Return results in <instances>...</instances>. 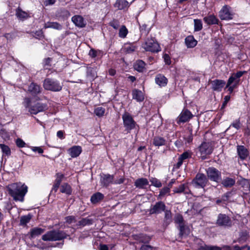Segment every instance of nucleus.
Masks as SVG:
<instances>
[{"instance_id": "f257e3e1", "label": "nucleus", "mask_w": 250, "mask_h": 250, "mask_svg": "<svg viewBox=\"0 0 250 250\" xmlns=\"http://www.w3.org/2000/svg\"><path fill=\"white\" fill-rule=\"evenodd\" d=\"M9 194L16 201L23 202L24 198L27 192L28 187L25 184L21 187L17 183H14L8 187Z\"/></svg>"}, {"instance_id": "f03ea898", "label": "nucleus", "mask_w": 250, "mask_h": 250, "mask_svg": "<svg viewBox=\"0 0 250 250\" xmlns=\"http://www.w3.org/2000/svg\"><path fill=\"white\" fill-rule=\"evenodd\" d=\"M246 73V71H239L232 73L228 80L225 89H227L229 94L232 93L234 90L239 85L240 78Z\"/></svg>"}, {"instance_id": "7ed1b4c3", "label": "nucleus", "mask_w": 250, "mask_h": 250, "mask_svg": "<svg viewBox=\"0 0 250 250\" xmlns=\"http://www.w3.org/2000/svg\"><path fill=\"white\" fill-rule=\"evenodd\" d=\"M68 236L63 230L53 229L47 231L42 236V238L44 241H56L63 240Z\"/></svg>"}, {"instance_id": "20e7f679", "label": "nucleus", "mask_w": 250, "mask_h": 250, "mask_svg": "<svg viewBox=\"0 0 250 250\" xmlns=\"http://www.w3.org/2000/svg\"><path fill=\"white\" fill-rule=\"evenodd\" d=\"M43 88L48 91L59 92L62 90L63 83L53 78H46L43 82Z\"/></svg>"}, {"instance_id": "39448f33", "label": "nucleus", "mask_w": 250, "mask_h": 250, "mask_svg": "<svg viewBox=\"0 0 250 250\" xmlns=\"http://www.w3.org/2000/svg\"><path fill=\"white\" fill-rule=\"evenodd\" d=\"M122 119L123 122L124 127L125 131L127 133H130L131 131L134 129H139V125L137 124L134 120L131 114L127 111H125L122 115Z\"/></svg>"}, {"instance_id": "423d86ee", "label": "nucleus", "mask_w": 250, "mask_h": 250, "mask_svg": "<svg viewBox=\"0 0 250 250\" xmlns=\"http://www.w3.org/2000/svg\"><path fill=\"white\" fill-rule=\"evenodd\" d=\"M209 184V182L207 176L200 172H198L191 182V185L196 188L204 189Z\"/></svg>"}, {"instance_id": "0eeeda50", "label": "nucleus", "mask_w": 250, "mask_h": 250, "mask_svg": "<svg viewBox=\"0 0 250 250\" xmlns=\"http://www.w3.org/2000/svg\"><path fill=\"white\" fill-rule=\"evenodd\" d=\"M207 177L210 181L220 183L222 180V173L216 168L211 167L206 169Z\"/></svg>"}, {"instance_id": "6e6552de", "label": "nucleus", "mask_w": 250, "mask_h": 250, "mask_svg": "<svg viewBox=\"0 0 250 250\" xmlns=\"http://www.w3.org/2000/svg\"><path fill=\"white\" fill-rule=\"evenodd\" d=\"M198 150L201 154L202 160H205L207 155L211 154L213 150V147L211 143L203 142L198 147Z\"/></svg>"}, {"instance_id": "1a4fd4ad", "label": "nucleus", "mask_w": 250, "mask_h": 250, "mask_svg": "<svg viewBox=\"0 0 250 250\" xmlns=\"http://www.w3.org/2000/svg\"><path fill=\"white\" fill-rule=\"evenodd\" d=\"M144 49L147 51L158 52L161 50L160 47L157 42L152 38H147L144 44Z\"/></svg>"}, {"instance_id": "9d476101", "label": "nucleus", "mask_w": 250, "mask_h": 250, "mask_svg": "<svg viewBox=\"0 0 250 250\" xmlns=\"http://www.w3.org/2000/svg\"><path fill=\"white\" fill-rule=\"evenodd\" d=\"M216 224L218 226L230 227L232 226V221L228 215L220 213L218 215Z\"/></svg>"}, {"instance_id": "9b49d317", "label": "nucleus", "mask_w": 250, "mask_h": 250, "mask_svg": "<svg viewBox=\"0 0 250 250\" xmlns=\"http://www.w3.org/2000/svg\"><path fill=\"white\" fill-rule=\"evenodd\" d=\"M236 151L238 160L243 161L247 160L248 158L250 157L249 149L243 145H237Z\"/></svg>"}, {"instance_id": "f8f14e48", "label": "nucleus", "mask_w": 250, "mask_h": 250, "mask_svg": "<svg viewBox=\"0 0 250 250\" xmlns=\"http://www.w3.org/2000/svg\"><path fill=\"white\" fill-rule=\"evenodd\" d=\"M47 108L46 104L37 102L29 108L28 111L31 115H37L39 112L45 111Z\"/></svg>"}, {"instance_id": "ddd939ff", "label": "nucleus", "mask_w": 250, "mask_h": 250, "mask_svg": "<svg viewBox=\"0 0 250 250\" xmlns=\"http://www.w3.org/2000/svg\"><path fill=\"white\" fill-rule=\"evenodd\" d=\"M166 208V206L163 201H158L153 206H152L150 208L149 212L151 214H158L165 211Z\"/></svg>"}, {"instance_id": "4468645a", "label": "nucleus", "mask_w": 250, "mask_h": 250, "mask_svg": "<svg viewBox=\"0 0 250 250\" xmlns=\"http://www.w3.org/2000/svg\"><path fill=\"white\" fill-rule=\"evenodd\" d=\"M193 115L191 112L188 109H184L177 119V123L180 125L181 123L188 122Z\"/></svg>"}, {"instance_id": "2eb2a0df", "label": "nucleus", "mask_w": 250, "mask_h": 250, "mask_svg": "<svg viewBox=\"0 0 250 250\" xmlns=\"http://www.w3.org/2000/svg\"><path fill=\"white\" fill-rule=\"evenodd\" d=\"M209 83L211 84L212 90L217 92H221L226 84L225 81L220 79L209 80Z\"/></svg>"}, {"instance_id": "dca6fc26", "label": "nucleus", "mask_w": 250, "mask_h": 250, "mask_svg": "<svg viewBox=\"0 0 250 250\" xmlns=\"http://www.w3.org/2000/svg\"><path fill=\"white\" fill-rule=\"evenodd\" d=\"M219 16L220 19L223 20L232 19V14L230 12L229 8L227 5L223 6L219 12Z\"/></svg>"}, {"instance_id": "f3484780", "label": "nucleus", "mask_w": 250, "mask_h": 250, "mask_svg": "<svg viewBox=\"0 0 250 250\" xmlns=\"http://www.w3.org/2000/svg\"><path fill=\"white\" fill-rule=\"evenodd\" d=\"M239 185L244 194L248 195L250 193V179L242 178L239 181Z\"/></svg>"}, {"instance_id": "a211bd4d", "label": "nucleus", "mask_w": 250, "mask_h": 250, "mask_svg": "<svg viewBox=\"0 0 250 250\" xmlns=\"http://www.w3.org/2000/svg\"><path fill=\"white\" fill-rule=\"evenodd\" d=\"M114 175L109 174H103L101 178V185L105 188L108 187L110 184H113Z\"/></svg>"}, {"instance_id": "6ab92c4d", "label": "nucleus", "mask_w": 250, "mask_h": 250, "mask_svg": "<svg viewBox=\"0 0 250 250\" xmlns=\"http://www.w3.org/2000/svg\"><path fill=\"white\" fill-rule=\"evenodd\" d=\"M42 88L40 85L35 83H31L28 88V91L33 96H36L41 92Z\"/></svg>"}, {"instance_id": "aec40b11", "label": "nucleus", "mask_w": 250, "mask_h": 250, "mask_svg": "<svg viewBox=\"0 0 250 250\" xmlns=\"http://www.w3.org/2000/svg\"><path fill=\"white\" fill-rule=\"evenodd\" d=\"M155 82L159 86L165 87L168 83V80L164 75L158 74L155 78Z\"/></svg>"}, {"instance_id": "412c9836", "label": "nucleus", "mask_w": 250, "mask_h": 250, "mask_svg": "<svg viewBox=\"0 0 250 250\" xmlns=\"http://www.w3.org/2000/svg\"><path fill=\"white\" fill-rule=\"evenodd\" d=\"M82 152V147L79 146H74L68 149V152L72 158L78 157Z\"/></svg>"}, {"instance_id": "4be33fe9", "label": "nucleus", "mask_w": 250, "mask_h": 250, "mask_svg": "<svg viewBox=\"0 0 250 250\" xmlns=\"http://www.w3.org/2000/svg\"><path fill=\"white\" fill-rule=\"evenodd\" d=\"M56 176V178L55 180L52 189V191H54L55 192H56L58 191V189L60 186L61 183L64 177V175L61 173H57Z\"/></svg>"}, {"instance_id": "5701e85b", "label": "nucleus", "mask_w": 250, "mask_h": 250, "mask_svg": "<svg viewBox=\"0 0 250 250\" xmlns=\"http://www.w3.org/2000/svg\"><path fill=\"white\" fill-rule=\"evenodd\" d=\"M167 142L165 138L159 136H154L152 140L153 145L158 147L166 145Z\"/></svg>"}, {"instance_id": "b1692460", "label": "nucleus", "mask_w": 250, "mask_h": 250, "mask_svg": "<svg viewBox=\"0 0 250 250\" xmlns=\"http://www.w3.org/2000/svg\"><path fill=\"white\" fill-rule=\"evenodd\" d=\"M221 184L225 188H231L234 186L235 184V180L229 177H226L223 180L222 179Z\"/></svg>"}, {"instance_id": "393cba45", "label": "nucleus", "mask_w": 250, "mask_h": 250, "mask_svg": "<svg viewBox=\"0 0 250 250\" xmlns=\"http://www.w3.org/2000/svg\"><path fill=\"white\" fill-rule=\"evenodd\" d=\"M104 195L103 193L97 192L91 196L90 202L93 205H95L101 202L104 199Z\"/></svg>"}, {"instance_id": "a878e982", "label": "nucleus", "mask_w": 250, "mask_h": 250, "mask_svg": "<svg viewBox=\"0 0 250 250\" xmlns=\"http://www.w3.org/2000/svg\"><path fill=\"white\" fill-rule=\"evenodd\" d=\"M45 229L39 227L33 228L30 230V238H34L42 234Z\"/></svg>"}, {"instance_id": "bb28decb", "label": "nucleus", "mask_w": 250, "mask_h": 250, "mask_svg": "<svg viewBox=\"0 0 250 250\" xmlns=\"http://www.w3.org/2000/svg\"><path fill=\"white\" fill-rule=\"evenodd\" d=\"M132 98L138 102H142L144 100L145 97L143 92L139 89H134L132 92Z\"/></svg>"}, {"instance_id": "cd10ccee", "label": "nucleus", "mask_w": 250, "mask_h": 250, "mask_svg": "<svg viewBox=\"0 0 250 250\" xmlns=\"http://www.w3.org/2000/svg\"><path fill=\"white\" fill-rule=\"evenodd\" d=\"M148 181L146 178H140L135 181L134 186L140 189H144L145 186L148 185Z\"/></svg>"}, {"instance_id": "c85d7f7f", "label": "nucleus", "mask_w": 250, "mask_h": 250, "mask_svg": "<svg viewBox=\"0 0 250 250\" xmlns=\"http://www.w3.org/2000/svg\"><path fill=\"white\" fill-rule=\"evenodd\" d=\"M93 219L88 217L82 218L76 225L77 228H81L85 226H89L93 224Z\"/></svg>"}, {"instance_id": "c756f323", "label": "nucleus", "mask_w": 250, "mask_h": 250, "mask_svg": "<svg viewBox=\"0 0 250 250\" xmlns=\"http://www.w3.org/2000/svg\"><path fill=\"white\" fill-rule=\"evenodd\" d=\"M60 192L67 195H70L72 193V188L67 183H64L61 186Z\"/></svg>"}, {"instance_id": "7c9ffc66", "label": "nucleus", "mask_w": 250, "mask_h": 250, "mask_svg": "<svg viewBox=\"0 0 250 250\" xmlns=\"http://www.w3.org/2000/svg\"><path fill=\"white\" fill-rule=\"evenodd\" d=\"M72 21L76 26L80 27H84L85 25L83 18L79 15L73 16L72 18Z\"/></svg>"}, {"instance_id": "2f4dec72", "label": "nucleus", "mask_w": 250, "mask_h": 250, "mask_svg": "<svg viewBox=\"0 0 250 250\" xmlns=\"http://www.w3.org/2000/svg\"><path fill=\"white\" fill-rule=\"evenodd\" d=\"M197 43V42L192 36H188L185 39V43L188 48L194 47L196 45Z\"/></svg>"}, {"instance_id": "473e14b6", "label": "nucleus", "mask_w": 250, "mask_h": 250, "mask_svg": "<svg viewBox=\"0 0 250 250\" xmlns=\"http://www.w3.org/2000/svg\"><path fill=\"white\" fill-rule=\"evenodd\" d=\"M170 189L167 186L164 187L159 192V195L157 196L158 200H161L163 197L166 196L170 195Z\"/></svg>"}, {"instance_id": "72a5a7b5", "label": "nucleus", "mask_w": 250, "mask_h": 250, "mask_svg": "<svg viewBox=\"0 0 250 250\" xmlns=\"http://www.w3.org/2000/svg\"><path fill=\"white\" fill-rule=\"evenodd\" d=\"M114 6L121 10L128 7L129 3L126 0H117L114 4Z\"/></svg>"}, {"instance_id": "f704fd0d", "label": "nucleus", "mask_w": 250, "mask_h": 250, "mask_svg": "<svg viewBox=\"0 0 250 250\" xmlns=\"http://www.w3.org/2000/svg\"><path fill=\"white\" fill-rule=\"evenodd\" d=\"M204 21L209 25L217 24L218 21V19L213 15L205 17L204 18Z\"/></svg>"}, {"instance_id": "c9c22d12", "label": "nucleus", "mask_w": 250, "mask_h": 250, "mask_svg": "<svg viewBox=\"0 0 250 250\" xmlns=\"http://www.w3.org/2000/svg\"><path fill=\"white\" fill-rule=\"evenodd\" d=\"M0 148L1 149L3 156H9L11 154L10 147L3 144H0Z\"/></svg>"}, {"instance_id": "e433bc0d", "label": "nucleus", "mask_w": 250, "mask_h": 250, "mask_svg": "<svg viewBox=\"0 0 250 250\" xmlns=\"http://www.w3.org/2000/svg\"><path fill=\"white\" fill-rule=\"evenodd\" d=\"M16 15L21 20L26 19L29 17V14L27 12L22 11L20 8L16 10Z\"/></svg>"}, {"instance_id": "4c0bfd02", "label": "nucleus", "mask_w": 250, "mask_h": 250, "mask_svg": "<svg viewBox=\"0 0 250 250\" xmlns=\"http://www.w3.org/2000/svg\"><path fill=\"white\" fill-rule=\"evenodd\" d=\"M32 217V215L30 213L27 215L21 216L20 218V225L26 226L30 221Z\"/></svg>"}, {"instance_id": "58836bf2", "label": "nucleus", "mask_w": 250, "mask_h": 250, "mask_svg": "<svg viewBox=\"0 0 250 250\" xmlns=\"http://www.w3.org/2000/svg\"><path fill=\"white\" fill-rule=\"evenodd\" d=\"M167 65V68L171 72L172 75L175 77L179 75L178 69L175 65V63H166Z\"/></svg>"}, {"instance_id": "ea45409f", "label": "nucleus", "mask_w": 250, "mask_h": 250, "mask_svg": "<svg viewBox=\"0 0 250 250\" xmlns=\"http://www.w3.org/2000/svg\"><path fill=\"white\" fill-rule=\"evenodd\" d=\"M187 186L186 184H181L178 187L175 188L173 190L174 193H184L185 194L188 193V192L186 191V188Z\"/></svg>"}, {"instance_id": "a19ab883", "label": "nucleus", "mask_w": 250, "mask_h": 250, "mask_svg": "<svg viewBox=\"0 0 250 250\" xmlns=\"http://www.w3.org/2000/svg\"><path fill=\"white\" fill-rule=\"evenodd\" d=\"M44 27L45 28H52L55 29L60 30L62 28V25L56 22H48L45 23Z\"/></svg>"}, {"instance_id": "79ce46f5", "label": "nucleus", "mask_w": 250, "mask_h": 250, "mask_svg": "<svg viewBox=\"0 0 250 250\" xmlns=\"http://www.w3.org/2000/svg\"><path fill=\"white\" fill-rule=\"evenodd\" d=\"M220 250L218 246L208 245L204 244L203 245L199 246L198 250Z\"/></svg>"}, {"instance_id": "37998d69", "label": "nucleus", "mask_w": 250, "mask_h": 250, "mask_svg": "<svg viewBox=\"0 0 250 250\" xmlns=\"http://www.w3.org/2000/svg\"><path fill=\"white\" fill-rule=\"evenodd\" d=\"M179 236L182 237L184 235H188L189 233L188 228H186L184 224L180 225L179 226Z\"/></svg>"}, {"instance_id": "c03bdc74", "label": "nucleus", "mask_w": 250, "mask_h": 250, "mask_svg": "<svg viewBox=\"0 0 250 250\" xmlns=\"http://www.w3.org/2000/svg\"><path fill=\"white\" fill-rule=\"evenodd\" d=\"M149 180L151 183V185L155 187L161 188L162 186V183L161 182L156 178L151 177Z\"/></svg>"}, {"instance_id": "a18cd8bd", "label": "nucleus", "mask_w": 250, "mask_h": 250, "mask_svg": "<svg viewBox=\"0 0 250 250\" xmlns=\"http://www.w3.org/2000/svg\"><path fill=\"white\" fill-rule=\"evenodd\" d=\"M96 69V68L87 66V75L91 76L92 78H95L97 76V72Z\"/></svg>"}, {"instance_id": "49530a36", "label": "nucleus", "mask_w": 250, "mask_h": 250, "mask_svg": "<svg viewBox=\"0 0 250 250\" xmlns=\"http://www.w3.org/2000/svg\"><path fill=\"white\" fill-rule=\"evenodd\" d=\"M104 113L105 109L103 107H98L94 110V113L96 116L99 117L103 116Z\"/></svg>"}, {"instance_id": "de8ad7c7", "label": "nucleus", "mask_w": 250, "mask_h": 250, "mask_svg": "<svg viewBox=\"0 0 250 250\" xmlns=\"http://www.w3.org/2000/svg\"><path fill=\"white\" fill-rule=\"evenodd\" d=\"M194 30L195 31H200L202 29V23L200 20L195 19L194 20Z\"/></svg>"}, {"instance_id": "09e8293b", "label": "nucleus", "mask_w": 250, "mask_h": 250, "mask_svg": "<svg viewBox=\"0 0 250 250\" xmlns=\"http://www.w3.org/2000/svg\"><path fill=\"white\" fill-rule=\"evenodd\" d=\"M128 31L125 25L122 26L119 30V36L120 37L124 38L126 37Z\"/></svg>"}, {"instance_id": "8fccbe9b", "label": "nucleus", "mask_w": 250, "mask_h": 250, "mask_svg": "<svg viewBox=\"0 0 250 250\" xmlns=\"http://www.w3.org/2000/svg\"><path fill=\"white\" fill-rule=\"evenodd\" d=\"M146 63H134L133 67L139 72H143Z\"/></svg>"}, {"instance_id": "3c124183", "label": "nucleus", "mask_w": 250, "mask_h": 250, "mask_svg": "<svg viewBox=\"0 0 250 250\" xmlns=\"http://www.w3.org/2000/svg\"><path fill=\"white\" fill-rule=\"evenodd\" d=\"M191 157V153L188 151H185L181 154L179 158H180L183 161L185 162L186 160L190 158Z\"/></svg>"}, {"instance_id": "603ef678", "label": "nucleus", "mask_w": 250, "mask_h": 250, "mask_svg": "<svg viewBox=\"0 0 250 250\" xmlns=\"http://www.w3.org/2000/svg\"><path fill=\"white\" fill-rule=\"evenodd\" d=\"M183 138L185 141V144H190L193 141V135L191 132L188 133L184 136Z\"/></svg>"}, {"instance_id": "864d4df0", "label": "nucleus", "mask_w": 250, "mask_h": 250, "mask_svg": "<svg viewBox=\"0 0 250 250\" xmlns=\"http://www.w3.org/2000/svg\"><path fill=\"white\" fill-rule=\"evenodd\" d=\"M22 104L26 109H29V108L32 105H31V100L30 98L25 97L23 99Z\"/></svg>"}, {"instance_id": "5fc2aeb1", "label": "nucleus", "mask_w": 250, "mask_h": 250, "mask_svg": "<svg viewBox=\"0 0 250 250\" xmlns=\"http://www.w3.org/2000/svg\"><path fill=\"white\" fill-rule=\"evenodd\" d=\"M241 124L240 122V118H238V119L235 120L233 123H232L230 124L229 127H230L231 126H232V127H234L235 128H236L237 130H239L241 128Z\"/></svg>"}, {"instance_id": "6e6d98bb", "label": "nucleus", "mask_w": 250, "mask_h": 250, "mask_svg": "<svg viewBox=\"0 0 250 250\" xmlns=\"http://www.w3.org/2000/svg\"><path fill=\"white\" fill-rule=\"evenodd\" d=\"M140 28L142 35L144 34L146 36L149 31V29L147 28V25L145 23L142 24V25H140Z\"/></svg>"}, {"instance_id": "4d7b16f0", "label": "nucleus", "mask_w": 250, "mask_h": 250, "mask_svg": "<svg viewBox=\"0 0 250 250\" xmlns=\"http://www.w3.org/2000/svg\"><path fill=\"white\" fill-rule=\"evenodd\" d=\"M65 222L68 224H70L73 222H75L76 217L73 215L67 216L65 217Z\"/></svg>"}, {"instance_id": "13d9d810", "label": "nucleus", "mask_w": 250, "mask_h": 250, "mask_svg": "<svg viewBox=\"0 0 250 250\" xmlns=\"http://www.w3.org/2000/svg\"><path fill=\"white\" fill-rule=\"evenodd\" d=\"M165 219L167 221H170L172 219V213L170 210H165Z\"/></svg>"}, {"instance_id": "bf43d9fd", "label": "nucleus", "mask_w": 250, "mask_h": 250, "mask_svg": "<svg viewBox=\"0 0 250 250\" xmlns=\"http://www.w3.org/2000/svg\"><path fill=\"white\" fill-rule=\"evenodd\" d=\"M233 249L234 250H250V247L247 245L242 247H240L238 245H235L233 246Z\"/></svg>"}, {"instance_id": "052dcab7", "label": "nucleus", "mask_w": 250, "mask_h": 250, "mask_svg": "<svg viewBox=\"0 0 250 250\" xmlns=\"http://www.w3.org/2000/svg\"><path fill=\"white\" fill-rule=\"evenodd\" d=\"M109 24L115 29H117L120 26V23L119 21L116 20H113L112 21L110 22Z\"/></svg>"}, {"instance_id": "680f3d73", "label": "nucleus", "mask_w": 250, "mask_h": 250, "mask_svg": "<svg viewBox=\"0 0 250 250\" xmlns=\"http://www.w3.org/2000/svg\"><path fill=\"white\" fill-rule=\"evenodd\" d=\"M16 145L18 147L20 148H22L25 146V142L20 138H18L16 141Z\"/></svg>"}, {"instance_id": "e2e57ef3", "label": "nucleus", "mask_w": 250, "mask_h": 250, "mask_svg": "<svg viewBox=\"0 0 250 250\" xmlns=\"http://www.w3.org/2000/svg\"><path fill=\"white\" fill-rule=\"evenodd\" d=\"M175 222L180 225L184 224V219L182 215L179 214L175 218Z\"/></svg>"}, {"instance_id": "0e129e2a", "label": "nucleus", "mask_w": 250, "mask_h": 250, "mask_svg": "<svg viewBox=\"0 0 250 250\" xmlns=\"http://www.w3.org/2000/svg\"><path fill=\"white\" fill-rule=\"evenodd\" d=\"M231 194V192L230 191H227L226 193L224 194L222 196V197H221V198L223 200V201L224 202L228 201L229 199V198Z\"/></svg>"}, {"instance_id": "69168bd1", "label": "nucleus", "mask_w": 250, "mask_h": 250, "mask_svg": "<svg viewBox=\"0 0 250 250\" xmlns=\"http://www.w3.org/2000/svg\"><path fill=\"white\" fill-rule=\"evenodd\" d=\"M184 162L180 158H178V162L173 166V169H179Z\"/></svg>"}, {"instance_id": "338daca9", "label": "nucleus", "mask_w": 250, "mask_h": 250, "mask_svg": "<svg viewBox=\"0 0 250 250\" xmlns=\"http://www.w3.org/2000/svg\"><path fill=\"white\" fill-rule=\"evenodd\" d=\"M31 149L34 152H37L39 154L43 153V149L40 146H32Z\"/></svg>"}, {"instance_id": "774afa93", "label": "nucleus", "mask_w": 250, "mask_h": 250, "mask_svg": "<svg viewBox=\"0 0 250 250\" xmlns=\"http://www.w3.org/2000/svg\"><path fill=\"white\" fill-rule=\"evenodd\" d=\"M153 247L148 245H143L141 246L140 250H153Z\"/></svg>"}]
</instances>
